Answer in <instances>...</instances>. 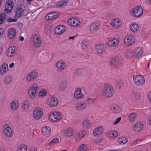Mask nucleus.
Returning a JSON list of instances; mask_svg holds the SVG:
<instances>
[{"mask_svg": "<svg viewBox=\"0 0 151 151\" xmlns=\"http://www.w3.org/2000/svg\"><path fill=\"white\" fill-rule=\"evenodd\" d=\"M114 93V89L113 87L109 84L105 86L102 90V95L108 98L112 96Z\"/></svg>", "mask_w": 151, "mask_h": 151, "instance_id": "nucleus-1", "label": "nucleus"}, {"mask_svg": "<svg viewBox=\"0 0 151 151\" xmlns=\"http://www.w3.org/2000/svg\"><path fill=\"white\" fill-rule=\"evenodd\" d=\"M130 13L133 17H139L143 15V8L141 6H136L131 9Z\"/></svg>", "mask_w": 151, "mask_h": 151, "instance_id": "nucleus-2", "label": "nucleus"}, {"mask_svg": "<svg viewBox=\"0 0 151 151\" xmlns=\"http://www.w3.org/2000/svg\"><path fill=\"white\" fill-rule=\"evenodd\" d=\"M62 119L61 114L57 111L52 112L48 116V119L51 122H55Z\"/></svg>", "mask_w": 151, "mask_h": 151, "instance_id": "nucleus-3", "label": "nucleus"}, {"mask_svg": "<svg viewBox=\"0 0 151 151\" xmlns=\"http://www.w3.org/2000/svg\"><path fill=\"white\" fill-rule=\"evenodd\" d=\"M4 135L8 137H11L13 134V132L10 125L7 124L4 125L2 128Z\"/></svg>", "mask_w": 151, "mask_h": 151, "instance_id": "nucleus-4", "label": "nucleus"}, {"mask_svg": "<svg viewBox=\"0 0 151 151\" xmlns=\"http://www.w3.org/2000/svg\"><path fill=\"white\" fill-rule=\"evenodd\" d=\"M43 111L39 107H37L34 110L33 113V117L35 120H39L42 116Z\"/></svg>", "mask_w": 151, "mask_h": 151, "instance_id": "nucleus-5", "label": "nucleus"}, {"mask_svg": "<svg viewBox=\"0 0 151 151\" xmlns=\"http://www.w3.org/2000/svg\"><path fill=\"white\" fill-rule=\"evenodd\" d=\"M133 80L135 84L138 86L143 85L145 82L144 77L139 75L134 76Z\"/></svg>", "mask_w": 151, "mask_h": 151, "instance_id": "nucleus-6", "label": "nucleus"}, {"mask_svg": "<svg viewBox=\"0 0 151 151\" xmlns=\"http://www.w3.org/2000/svg\"><path fill=\"white\" fill-rule=\"evenodd\" d=\"M135 40V37L132 35H129L124 38V41L125 44L128 46H129L133 44Z\"/></svg>", "mask_w": 151, "mask_h": 151, "instance_id": "nucleus-7", "label": "nucleus"}, {"mask_svg": "<svg viewBox=\"0 0 151 151\" xmlns=\"http://www.w3.org/2000/svg\"><path fill=\"white\" fill-rule=\"evenodd\" d=\"M46 104L49 107H55L58 105V101L57 98L52 96L48 99Z\"/></svg>", "mask_w": 151, "mask_h": 151, "instance_id": "nucleus-8", "label": "nucleus"}, {"mask_svg": "<svg viewBox=\"0 0 151 151\" xmlns=\"http://www.w3.org/2000/svg\"><path fill=\"white\" fill-rule=\"evenodd\" d=\"M67 22L69 24L73 27H76L79 26L81 24L80 20L78 18L73 17L69 19Z\"/></svg>", "mask_w": 151, "mask_h": 151, "instance_id": "nucleus-9", "label": "nucleus"}, {"mask_svg": "<svg viewBox=\"0 0 151 151\" xmlns=\"http://www.w3.org/2000/svg\"><path fill=\"white\" fill-rule=\"evenodd\" d=\"M32 45L33 46L37 47L40 46L41 41L39 37L37 35L35 34L32 37Z\"/></svg>", "mask_w": 151, "mask_h": 151, "instance_id": "nucleus-10", "label": "nucleus"}, {"mask_svg": "<svg viewBox=\"0 0 151 151\" xmlns=\"http://www.w3.org/2000/svg\"><path fill=\"white\" fill-rule=\"evenodd\" d=\"M87 107V103L84 101H81L78 103L75 106V109L78 111H82L86 109Z\"/></svg>", "mask_w": 151, "mask_h": 151, "instance_id": "nucleus-11", "label": "nucleus"}, {"mask_svg": "<svg viewBox=\"0 0 151 151\" xmlns=\"http://www.w3.org/2000/svg\"><path fill=\"white\" fill-rule=\"evenodd\" d=\"M38 76V73L35 71H33L28 73L27 75L26 79L29 82H31L36 78Z\"/></svg>", "mask_w": 151, "mask_h": 151, "instance_id": "nucleus-12", "label": "nucleus"}, {"mask_svg": "<svg viewBox=\"0 0 151 151\" xmlns=\"http://www.w3.org/2000/svg\"><path fill=\"white\" fill-rule=\"evenodd\" d=\"M82 91L81 88H78L76 90L74 94V97L75 99L78 100L83 98L84 96L82 93Z\"/></svg>", "mask_w": 151, "mask_h": 151, "instance_id": "nucleus-13", "label": "nucleus"}, {"mask_svg": "<svg viewBox=\"0 0 151 151\" xmlns=\"http://www.w3.org/2000/svg\"><path fill=\"white\" fill-rule=\"evenodd\" d=\"M17 48L15 46H12L9 47L6 52L7 56L11 58L13 57L16 52Z\"/></svg>", "mask_w": 151, "mask_h": 151, "instance_id": "nucleus-14", "label": "nucleus"}, {"mask_svg": "<svg viewBox=\"0 0 151 151\" xmlns=\"http://www.w3.org/2000/svg\"><path fill=\"white\" fill-rule=\"evenodd\" d=\"M9 71V68L7 64L4 63L0 66V74L2 76L7 73Z\"/></svg>", "mask_w": 151, "mask_h": 151, "instance_id": "nucleus-15", "label": "nucleus"}, {"mask_svg": "<svg viewBox=\"0 0 151 151\" xmlns=\"http://www.w3.org/2000/svg\"><path fill=\"white\" fill-rule=\"evenodd\" d=\"M14 4L12 0L7 1L5 5L4 11L7 13L11 12L13 9Z\"/></svg>", "mask_w": 151, "mask_h": 151, "instance_id": "nucleus-16", "label": "nucleus"}, {"mask_svg": "<svg viewBox=\"0 0 151 151\" xmlns=\"http://www.w3.org/2000/svg\"><path fill=\"white\" fill-rule=\"evenodd\" d=\"M121 24V22L118 19H113L112 20L111 22V26L115 29L119 28Z\"/></svg>", "mask_w": 151, "mask_h": 151, "instance_id": "nucleus-17", "label": "nucleus"}, {"mask_svg": "<svg viewBox=\"0 0 151 151\" xmlns=\"http://www.w3.org/2000/svg\"><path fill=\"white\" fill-rule=\"evenodd\" d=\"M55 66L58 70L60 71H62L64 70L65 69L66 64L64 61L60 60L56 63Z\"/></svg>", "mask_w": 151, "mask_h": 151, "instance_id": "nucleus-18", "label": "nucleus"}, {"mask_svg": "<svg viewBox=\"0 0 151 151\" xmlns=\"http://www.w3.org/2000/svg\"><path fill=\"white\" fill-rule=\"evenodd\" d=\"M59 14L56 12H51L48 14L45 17L46 20H50L55 19L58 17Z\"/></svg>", "mask_w": 151, "mask_h": 151, "instance_id": "nucleus-19", "label": "nucleus"}, {"mask_svg": "<svg viewBox=\"0 0 151 151\" xmlns=\"http://www.w3.org/2000/svg\"><path fill=\"white\" fill-rule=\"evenodd\" d=\"M119 41L118 38H114L109 41L107 43V45L110 47H115L119 44Z\"/></svg>", "mask_w": 151, "mask_h": 151, "instance_id": "nucleus-20", "label": "nucleus"}, {"mask_svg": "<svg viewBox=\"0 0 151 151\" xmlns=\"http://www.w3.org/2000/svg\"><path fill=\"white\" fill-rule=\"evenodd\" d=\"M17 31L16 30L13 28H11L8 30V37L10 39L14 38L16 36Z\"/></svg>", "mask_w": 151, "mask_h": 151, "instance_id": "nucleus-21", "label": "nucleus"}, {"mask_svg": "<svg viewBox=\"0 0 151 151\" xmlns=\"http://www.w3.org/2000/svg\"><path fill=\"white\" fill-rule=\"evenodd\" d=\"M104 128L101 126L95 128L93 130V134L95 136H98L101 135L104 131Z\"/></svg>", "mask_w": 151, "mask_h": 151, "instance_id": "nucleus-22", "label": "nucleus"}, {"mask_svg": "<svg viewBox=\"0 0 151 151\" xmlns=\"http://www.w3.org/2000/svg\"><path fill=\"white\" fill-rule=\"evenodd\" d=\"M120 60L118 57L113 58L110 60L111 65L115 68L116 67L120 64Z\"/></svg>", "mask_w": 151, "mask_h": 151, "instance_id": "nucleus-23", "label": "nucleus"}, {"mask_svg": "<svg viewBox=\"0 0 151 151\" xmlns=\"http://www.w3.org/2000/svg\"><path fill=\"white\" fill-rule=\"evenodd\" d=\"M96 50L97 54H102L105 52L104 46L101 44H98L96 46Z\"/></svg>", "mask_w": 151, "mask_h": 151, "instance_id": "nucleus-24", "label": "nucleus"}, {"mask_svg": "<svg viewBox=\"0 0 151 151\" xmlns=\"http://www.w3.org/2000/svg\"><path fill=\"white\" fill-rule=\"evenodd\" d=\"M42 132L44 135L46 137L49 136L51 133V129L50 127L45 126L42 128Z\"/></svg>", "mask_w": 151, "mask_h": 151, "instance_id": "nucleus-25", "label": "nucleus"}, {"mask_svg": "<svg viewBox=\"0 0 151 151\" xmlns=\"http://www.w3.org/2000/svg\"><path fill=\"white\" fill-rule=\"evenodd\" d=\"M37 91L28 88L27 91L28 94L29 98L31 100H34L36 97Z\"/></svg>", "mask_w": 151, "mask_h": 151, "instance_id": "nucleus-26", "label": "nucleus"}, {"mask_svg": "<svg viewBox=\"0 0 151 151\" xmlns=\"http://www.w3.org/2000/svg\"><path fill=\"white\" fill-rule=\"evenodd\" d=\"M133 52L135 53L136 58H139L143 53L142 49L141 48L139 47L135 48Z\"/></svg>", "mask_w": 151, "mask_h": 151, "instance_id": "nucleus-27", "label": "nucleus"}, {"mask_svg": "<svg viewBox=\"0 0 151 151\" xmlns=\"http://www.w3.org/2000/svg\"><path fill=\"white\" fill-rule=\"evenodd\" d=\"M129 28L132 32L136 33L138 31L139 29V26L136 23L132 24L129 25Z\"/></svg>", "mask_w": 151, "mask_h": 151, "instance_id": "nucleus-28", "label": "nucleus"}, {"mask_svg": "<svg viewBox=\"0 0 151 151\" xmlns=\"http://www.w3.org/2000/svg\"><path fill=\"white\" fill-rule=\"evenodd\" d=\"M111 111L114 113H118L120 112L121 110L120 106L117 104H115L111 107Z\"/></svg>", "mask_w": 151, "mask_h": 151, "instance_id": "nucleus-29", "label": "nucleus"}, {"mask_svg": "<svg viewBox=\"0 0 151 151\" xmlns=\"http://www.w3.org/2000/svg\"><path fill=\"white\" fill-rule=\"evenodd\" d=\"M99 28L98 24L95 22L93 23L90 26V32L91 33H94Z\"/></svg>", "mask_w": 151, "mask_h": 151, "instance_id": "nucleus-30", "label": "nucleus"}, {"mask_svg": "<svg viewBox=\"0 0 151 151\" xmlns=\"http://www.w3.org/2000/svg\"><path fill=\"white\" fill-rule=\"evenodd\" d=\"M65 28L63 25H60L56 27L55 33L57 34H60L64 32L65 30Z\"/></svg>", "mask_w": 151, "mask_h": 151, "instance_id": "nucleus-31", "label": "nucleus"}, {"mask_svg": "<svg viewBox=\"0 0 151 151\" xmlns=\"http://www.w3.org/2000/svg\"><path fill=\"white\" fill-rule=\"evenodd\" d=\"M24 12V9L20 7L17 8L15 12V17H19L22 16Z\"/></svg>", "mask_w": 151, "mask_h": 151, "instance_id": "nucleus-32", "label": "nucleus"}, {"mask_svg": "<svg viewBox=\"0 0 151 151\" xmlns=\"http://www.w3.org/2000/svg\"><path fill=\"white\" fill-rule=\"evenodd\" d=\"M19 106V102L16 100H14L11 103V108L13 110H17L18 109Z\"/></svg>", "mask_w": 151, "mask_h": 151, "instance_id": "nucleus-33", "label": "nucleus"}, {"mask_svg": "<svg viewBox=\"0 0 151 151\" xmlns=\"http://www.w3.org/2000/svg\"><path fill=\"white\" fill-rule=\"evenodd\" d=\"M91 124H92L89 120L86 119L83 122L82 126L83 128L88 129L91 127Z\"/></svg>", "mask_w": 151, "mask_h": 151, "instance_id": "nucleus-34", "label": "nucleus"}, {"mask_svg": "<svg viewBox=\"0 0 151 151\" xmlns=\"http://www.w3.org/2000/svg\"><path fill=\"white\" fill-rule=\"evenodd\" d=\"M47 92L46 89L43 88L40 90L38 93L39 97L43 98L46 96L47 95Z\"/></svg>", "mask_w": 151, "mask_h": 151, "instance_id": "nucleus-35", "label": "nucleus"}, {"mask_svg": "<svg viewBox=\"0 0 151 151\" xmlns=\"http://www.w3.org/2000/svg\"><path fill=\"white\" fill-rule=\"evenodd\" d=\"M65 135L67 137H70L73 135L74 134L73 130L70 128H68L64 131Z\"/></svg>", "mask_w": 151, "mask_h": 151, "instance_id": "nucleus-36", "label": "nucleus"}, {"mask_svg": "<svg viewBox=\"0 0 151 151\" xmlns=\"http://www.w3.org/2000/svg\"><path fill=\"white\" fill-rule=\"evenodd\" d=\"M107 134L110 137L114 138L118 136V133L115 130H110L108 132Z\"/></svg>", "mask_w": 151, "mask_h": 151, "instance_id": "nucleus-37", "label": "nucleus"}, {"mask_svg": "<svg viewBox=\"0 0 151 151\" xmlns=\"http://www.w3.org/2000/svg\"><path fill=\"white\" fill-rule=\"evenodd\" d=\"M12 80L11 76L9 75H7L4 78L3 82L6 84H9L11 83Z\"/></svg>", "mask_w": 151, "mask_h": 151, "instance_id": "nucleus-38", "label": "nucleus"}, {"mask_svg": "<svg viewBox=\"0 0 151 151\" xmlns=\"http://www.w3.org/2000/svg\"><path fill=\"white\" fill-rule=\"evenodd\" d=\"M143 126L142 123L137 122L135 124L134 127V129L136 131H139L142 129Z\"/></svg>", "mask_w": 151, "mask_h": 151, "instance_id": "nucleus-39", "label": "nucleus"}, {"mask_svg": "<svg viewBox=\"0 0 151 151\" xmlns=\"http://www.w3.org/2000/svg\"><path fill=\"white\" fill-rule=\"evenodd\" d=\"M39 88L38 84L36 83H34L31 85L29 88L37 92Z\"/></svg>", "mask_w": 151, "mask_h": 151, "instance_id": "nucleus-40", "label": "nucleus"}, {"mask_svg": "<svg viewBox=\"0 0 151 151\" xmlns=\"http://www.w3.org/2000/svg\"><path fill=\"white\" fill-rule=\"evenodd\" d=\"M137 116L136 113H131L128 114V118L130 121L133 122L135 120Z\"/></svg>", "mask_w": 151, "mask_h": 151, "instance_id": "nucleus-41", "label": "nucleus"}, {"mask_svg": "<svg viewBox=\"0 0 151 151\" xmlns=\"http://www.w3.org/2000/svg\"><path fill=\"white\" fill-rule=\"evenodd\" d=\"M118 142L120 144L124 145L128 141V139L126 137H123L119 138L117 140Z\"/></svg>", "mask_w": 151, "mask_h": 151, "instance_id": "nucleus-42", "label": "nucleus"}, {"mask_svg": "<svg viewBox=\"0 0 151 151\" xmlns=\"http://www.w3.org/2000/svg\"><path fill=\"white\" fill-rule=\"evenodd\" d=\"M134 52L131 50H127L125 53L126 57L128 58H130L134 56Z\"/></svg>", "mask_w": 151, "mask_h": 151, "instance_id": "nucleus-43", "label": "nucleus"}, {"mask_svg": "<svg viewBox=\"0 0 151 151\" xmlns=\"http://www.w3.org/2000/svg\"><path fill=\"white\" fill-rule=\"evenodd\" d=\"M29 106L28 102L27 101H25L23 102L22 107L23 109L27 110L29 109Z\"/></svg>", "mask_w": 151, "mask_h": 151, "instance_id": "nucleus-44", "label": "nucleus"}, {"mask_svg": "<svg viewBox=\"0 0 151 151\" xmlns=\"http://www.w3.org/2000/svg\"><path fill=\"white\" fill-rule=\"evenodd\" d=\"M88 149L87 145L85 144H83L79 147L78 151H86Z\"/></svg>", "mask_w": 151, "mask_h": 151, "instance_id": "nucleus-45", "label": "nucleus"}, {"mask_svg": "<svg viewBox=\"0 0 151 151\" xmlns=\"http://www.w3.org/2000/svg\"><path fill=\"white\" fill-rule=\"evenodd\" d=\"M18 151H27V146L24 144H22L19 146Z\"/></svg>", "mask_w": 151, "mask_h": 151, "instance_id": "nucleus-46", "label": "nucleus"}, {"mask_svg": "<svg viewBox=\"0 0 151 151\" xmlns=\"http://www.w3.org/2000/svg\"><path fill=\"white\" fill-rule=\"evenodd\" d=\"M6 15L5 13H3L1 14L0 15V24H2L4 21L6 19Z\"/></svg>", "mask_w": 151, "mask_h": 151, "instance_id": "nucleus-47", "label": "nucleus"}, {"mask_svg": "<svg viewBox=\"0 0 151 151\" xmlns=\"http://www.w3.org/2000/svg\"><path fill=\"white\" fill-rule=\"evenodd\" d=\"M96 101L95 99L89 98H87L86 100V103L87 104H90L92 103H93Z\"/></svg>", "mask_w": 151, "mask_h": 151, "instance_id": "nucleus-48", "label": "nucleus"}, {"mask_svg": "<svg viewBox=\"0 0 151 151\" xmlns=\"http://www.w3.org/2000/svg\"><path fill=\"white\" fill-rule=\"evenodd\" d=\"M52 28V27L51 24L50 23H48L45 25L44 29L47 32L50 31L51 30Z\"/></svg>", "mask_w": 151, "mask_h": 151, "instance_id": "nucleus-49", "label": "nucleus"}, {"mask_svg": "<svg viewBox=\"0 0 151 151\" xmlns=\"http://www.w3.org/2000/svg\"><path fill=\"white\" fill-rule=\"evenodd\" d=\"M88 46V43L86 40L83 41L82 43V47L83 49H86Z\"/></svg>", "mask_w": 151, "mask_h": 151, "instance_id": "nucleus-50", "label": "nucleus"}, {"mask_svg": "<svg viewBox=\"0 0 151 151\" xmlns=\"http://www.w3.org/2000/svg\"><path fill=\"white\" fill-rule=\"evenodd\" d=\"M59 139L58 138H55L52 139L49 143L48 145L51 146L52 144H55L59 141Z\"/></svg>", "mask_w": 151, "mask_h": 151, "instance_id": "nucleus-51", "label": "nucleus"}, {"mask_svg": "<svg viewBox=\"0 0 151 151\" xmlns=\"http://www.w3.org/2000/svg\"><path fill=\"white\" fill-rule=\"evenodd\" d=\"M123 83L121 79H118L115 81V85L118 87L120 88L122 85Z\"/></svg>", "mask_w": 151, "mask_h": 151, "instance_id": "nucleus-52", "label": "nucleus"}, {"mask_svg": "<svg viewBox=\"0 0 151 151\" xmlns=\"http://www.w3.org/2000/svg\"><path fill=\"white\" fill-rule=\"evenodd\" d=\"M86 131H82L78 133V136L79 138H82L86 134Z\"/></svg>", "mask_w": 151, "mask_h": 151, "instance_id": "nucleus-53", "label": "nucleus"}, {"mask_svg": "<svg viewBox=\"0 0 151 151\" xmlns=\"http://www.w3.org/2000/svg\"><path fill=\"white\" fill-rule=\"evenodd\" d=\"M102 139V138L96 139L93 140V142L96 145H98L101 143Z\"/></svg>", "mask_w": 151, "mask_h": 151, "instance_id": "nucleus-54", "label": "nucleus"}, {"mask_svg": "<svg viewBox=\"0 0 151 151\" xmlns=\"http://www.w3.org/2000/svg\"><path fill=\"white\" fill-rule=\"evenodd\" d=\"M17 19H12L11 18H8L7 20V21L8 22H15L17 21Z\"/></svg>", "mask_w": 151, "mask_h": 151, "instance_id": "nucleus-55", "label": "nucleus"}, {"mask_svg": "<svg viewBox=\"0 0 151 151\" xmlns=\"http://www.w3.org/2000/svg\"><path fill=\"white\" fill-rule=\"evenodd\" d=\"M55 55L54 53H52L50 58L49 61L50 62L52 61L55 57Z\"/></svg>", "mask_w": 151, "mask_h": 151, "instance_id": "nucleus-56", "label": "nucleus"}, {"mask_svg": "<svg viewBox=\"0 0 151 151\" xmlns=\"http://www.w3.org/2000/svg\"><path fill=\"white\" fill-rule=\"evenodd\" d=\"M67 2V1H65L60 2L58 4L57 6L59 7L63 6Z\"/></svg>", "mask_w": 151, "mask_h": 151, "instance_id": "nucleus-57", "label": "nucleus"}, {"mask_svg": "<svg viewBox=\"0 0 151 151\" xmlns=\"http://www.w3.org/2000/svg\"><path fill=\"white\" fill-rule=\"evenodd\" d=\"M121 117H120L117 118L115 121L114 123V124H118L121 121Z\"/></svg>", "mask_w": 151, "mask_h": 151, "instance_id": "nucleus-58", "label": "nucleus"}, {"mask_svg": "<svg viewBox=\"0 0 151 151\" xmlns=\"http://www.w3.org/2000/svg\"><path fill=\"white\" fill-rule=\"evenodd\" d=\"M134 98L137 99H139L140 97V95L138 93H134Z\"/></svg>", "mask_w": 151, "mask_h": 151, "instance_id": "nucleus-59", "label": "nucleus"}, {"mask_svg": "<svg viewBox=\"0 0 151 151\" xmlns=\"http://www.w3.org/2000/svg\"><path fill=\"white\" fill-rule=\"evenodd\" d=\"M4 34V29L3 28L0 29V38L2 37Z\"/></svg>", "mask_w": 151, "mask_h": 151, "instance_id": "nucleus-60", "label": "nucleus"}, {"mask_svg": "<svg viewBox=\"0 0 151 151\" xmlns=\"http://www.w3.org/2000/svg\"><path fill=\"white\" fill-rule=\"evenodd\" d=\"M66 88L65 85L62 86L61 85L60 88V89L61 91H63Z\"/></svg>", "mask_w": 151, "mask_h": 151, "instance_id": "nucleus-61", "label": "nucleus"}, {"mask_svg": "<svg viewBox=\"0 0 151 151\" xmlns=\"http://www.w3.org/2000/svg\"><path fill=\"white\" fill-rule=\"evenodd\" d=\"M15 64L14 63H11L9 65V68H13L15 66Z\"/></svg>", "mask_w": 151, "mask_h": 151, "instance_id": "nucleus-62", "label": "nucleus"}, {"mask_svg": "<svg viewBox=\"0 0 151 151\" xmlns=\"http://www.w3.org/2000/svg\"><path fill=\"white\" fill-rule=\"evenodd\" d=\"M147 98L151 102V91L149 93L147 96Z\"/></svg>", "mask_w": 151, "mask_h": 151, "instance_id": "nucleus-63", "label": "nucleus"}, {"mask_svg": "<svg viewBox=\"0 0 151 151\" xmlns=\"http://www.w3.org/2000/svg\"><path fill=\"white\" fill-rule=\"evenodd\" d=\"M148 122L149 124L151 125V115L149 116L148 117Z\"/></svg>", "mask_w": 151, "mask_h": 151, "instance_id": "nucleus-64", "label": "nucleus"}]
</instances>
